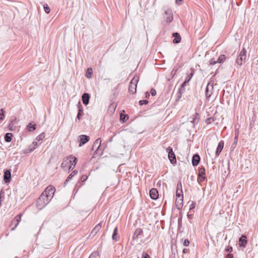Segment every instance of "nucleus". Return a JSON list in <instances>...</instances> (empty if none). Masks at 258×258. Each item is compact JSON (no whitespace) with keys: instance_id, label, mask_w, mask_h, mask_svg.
<instances>
[{"instance_id":"obj_55","label":"nucleus","mask_w":258,"mask_h":258,"mask_svg":"<svg viewBox=\"0 0 258 258\" xmlns=\"http://www.w3.org/2000/svg\"><path fill=\"white\" fill-rule=\"evenodd\" d=\"M238 133H235L234 140L238 141Z\"/></svg>"},{"instance_id":"obj_23","label":"nucleus","mask_w":258,"mask_h":258,"mask_svg":"<svg viewBox=\"0 0 258 258\" xmlns=\"http://www.w3.org/2000/svg\"><path fill=\"white\" fill-rule=\"evenodd\" d=\"M36 124L30 122L26 126V129L28 132H31L36 129Z\"/></svg>"},{"instance_id":"obj_24","label":"nucleus","mask_w":258,"mask_h":258,"mask_svg":"<svg viewBox=\"0 0 258 258\" xmlns=\"http://www.w3.org/2000/svg\"><path fill=\"white\" fill-rule=\"evenodd\" d=\"M199 113H196L195 114L194 116L192 118V120L191 121V122L193 124V126H195V124H197L198 123L199 120Z\"/></svg>"},{"instance_id":"obj_9","label":"nucleus","mask_w":258,"mask_h":258,"mask_svg":"<svg viewBox=\"0 0 258 258\" xmlns=\"http://www.w3.org/2000/svg\"><path fill=\"white\" fill-rule=\"evenodd\" d=\"M101 143V140L100 138H98L97 139H96L93 143L92 150L93 151H95V152L97 153V152L98 151L100 147Z\"/></svg>"},{"instance_id":"obj_37","label":"nucleus","mask_w":258,"mask_h":258,"mask_svg":"<svg viewBox=\"0 0 258 258\" xmlns=\"http://www.w3.org/2000/svg\"><path fill=\"white\" fill-rule=\"evenodd\" d=\"M44 10L47 14L49 13V12L50 11V8L48 7V6L47 4H45L44 5Z\"/></svg>"},{"instance_id":"obj_36","label":"nucleus","mask_w":258,"mask_h":258,"mask_svg":"<svg viewBox=\"0 0 258 258\" xmlns=\"http://www.w3.org/2000/svg\"><path fill=\"white\" fill-rule=\"evenodd\" d=\"M181 194H182V193L180 192V191L179 192V190L177 189V190H176V198H178V199H183V195Z\"/></svg>"},{"instance_id":"obj_8","label":"nucleus","mask_w":258,"mask_h":258,"mask_svg":"<svg viewBox=\"0 0 258 258\" xmlns=\"http://www.w3.org/2000/svg\"><path fill=\"white\" fill-rule=\"evenodd\" d=\"M79 139L80 141L79 147H81L89 141L90 137L86 135H82L79 136Z\"/></svg>"},{"instance_id":"obj_35","label":"nucleus","mask_w":258,"mask_h":258,"mask_svg":"<svg viewBox=\"0 0 258 258\" xmlns=\"http://www.w3.org/2000/svg\"><path fill=\"white\" fill-rule=\"evenodd\" d=\"M44 137H45V134H44V133H42L36 137V140H37L38 141H39L40 140H42L44 138Z\"/></svg>"},{"instance_id":"obj_16","label":"nucleus","mask_w":258,"mask_h":258,"mask_svg":"<svg viewBox=\"0 0 258 258\" xmlns=\"http://www.w3.org/2000/svg\"><path fill=\"white\" fill-rule=\"evenodd\" d=\"M223 147H224V142L223 141H221L219 143L218 147H217V149H216V155L217 156H218L219 155V154H220V153L222 151V150L223 149Z\"/></svg>"},{"instance_id":"obj_47","label":"nucleus","mask_w":258,"mask_h":258,"mask_svg":"<svg viewBox=\"0 0 258 258\" xmlns=\"http://www.w3.org/2000/svg\"><path fill=\"white\" fill-rule=\"evenodd\" d=\"M189 244V241L188 239H185L183 241V245L185 246H188Z\"/></svg>"},{"instance_id":"obj_31","label":"nucleus","mask_w":258,"mask_h":258,"mask_svg":"<svg viewBox=\"0 0 258 258\" xmlns=\"http://www.w3.org/2000/svg\"><path fill=\"white\" fill-rule=\"evenodd\" d=\"M205 174V169L204 167H202L200 168L199 170V174L198 176L202 177V176H205L204 175Z\"/></svg>"},{"instance_id":"obj_20","label":"nucleus","mask_w":258,"mask_h":258,"mask_svg":"<svg viewBox=\"0 0 258 258\" xmlns=\"http://www.w3.org/2000/svg\"><path fill=\"white\" fill-rule=\"evenodd\" d=\"M72 162V160H70L69 157H68L64 161H63L61 164V167L62 168H67L69 165L71 164Z\"/></svg>"},{"instance_id":"obj_29","label":"nucleus","mask_w":258,"mask_h":258,"mask_svg":"<svg viewBox=\"0 0 258 258\" xmlns=\"http://www.w3.org/2000/svg\"><path fill=\"white\" fill-rule=\"evenodd\" d=\"M117 227H115L114 229L112 238L113 240L117 241L118 240V237H117Z\"/></svg>"},{"instance_id":"obj_3","label":"nucleus","mask_w":258,"mask_h":258,"mask_svg":"<svg viewBox=\"0 0 258 258\" xmlns=\"http://www.w3.org/2000/svg\"><path fill=\"white\" fill-rule=\"evenodd\" d=\"M139 80V77L137 76H135L130 83L128 86V92L131 94H135L137 91V86Z\"/></svg>"},{"instance_id":"obj_39","label":"nucleus","mask_w":258,"mask_h":258,"mask_svg":"<svg viewBox=\"0 0 258 258\" xmlns=\"http://www.w3.org/2000/svg\"><path fill=\"white\" fill-rule=\"evenodd\" d=\"M177 189L179 190V191H180V192L182 193V184L180 181L177 183Z\"/></svg>"},{"instance_id":"obj_1","label":"nucleus","mask_w":258,"mask_h":258,"mask_svg":"<svg viewBox=\"0 0 258 258\" xmlns=\"http://www.w3.org/2000/svg\"><path fill=\"white\" fill-rule=\"evenodd\" d=\"M50 201V199L47 198L46 196L41 195L37 200L36 207L39 210H41L44 208Z\"/></svg>"},{"instance_id":"obj_28","label":"nucleus","mask_w":258,"mask_h":258,"mask_svg":"<svg viewBox=\"0 0 258 258\" xmlns=\"http://www.w3.org/2000/svg\"><path fill=\"white\" fill-rule=\"evenodd\" d=\"M12 134L7 133L4 137L5 140L6 142H10L12 141Z\"/></svg>"},{"instance_id":"obj_6","label":"nucleus","mask_w":258,"mask_h":258,"mask_svg":"<svg viewBox=\"0 0 258 258\" xmlns=\"http://www.w3.org/2000/svg\"><path fill=\"white\" fill-rule=\"evenodd\" d=\"M166 152L168 153V158L172 164H175L176 162V157L173 152L172 148L168 147L166 149Z\"/></svg>"},{"instance_id":"obj_12","label":"nucleus","mask_w":258,"mask_h":258,"mask_svg":"<svg viewBox=\"0 0 258 258\" xmlns=\"http://www.w3.org/2000/svg\"><path fill=\"white\" fill-rule=\"evenodd\" d=\"M4 181L6 183H9L11 179V173L10 170H7L4 173Z\"/></svg>"},{"instance_id":"obj_22","label":"nucleus","mask_w":258,"mask_h":258,"mask_svg":"<svg viewBox=\"0 0 258 258\" xmlns=\"http://www.w3.org/2000/svg\"><path fill=\"white\" fill-rule=\"evenodd\" d=\"M143 233V230L141 228H137L134 232L133 239H137L138 238L139 235Z\"/></svg>"},{"instance_id":"obj_5","label":"nucleus","mask_w":258,"mask_h":258,"mask_svg":"<svg viewBox=\"0 0 258 258\" xmlns=\"http://www.w3.org/2000/svg\"><path fill=\"white\" fill-rule=\"evenodd\" d=\"M54 187L51 185H49L43 191L42 195L44 196H46L47 198H49L51 200L54 195Z\"/></svg>"},{"instance_id":"obj_15","label":"nucleus","mask_w":258,"mask_h":258,"mask_svg":"<svg viewBox=\"0 0 258 258\" xmlns=\"http://www.w3.org/2000/svg\"><path fill=\"white\" fill-rule=\"evenodd\" d=\"M247 243L246 237L242 235L239 239V244L240 247H245Z\"/></svg>"},{"instance_id":"obj_32","label":"nucleus","mask_w":258,"mask_h":258,"mask_svg":"<svg viewBox=\"0 0 258 258\" xmlns=\"http://www.w3.org/2000/svg\"><path fill=\"white\" fill-rule=\"evenodd\" d=\"M70 160H72V162L71 163V164L73 165L74 167H75L77 164V158L73 157V156H69Z\"/></svg>"},{"instance_id":"obj_49","label":"nucleus","mask_w":258,"mask_h":258,"mask_svg":"<svg viewBox=\"0 0 258 258\" xmlns=\"http://www.w3.org/2000/svg\"><path fill=\"white\" fill-rule=\"evenodd\" d=\"M150 92L152 96H155L156 94V91L154 89H152Z\"/></svg>"},{"instance_id":"obj_57","label":"nucleus","mask_w":258,"mask_h":258,"mask_svg":"<svg viewBox=\"0 0 258 258\" xmlns=\"http://www.w3.org/2000/svg\"><path fill=\"white\" fill-rule=\"evenodd\" d=\"M187 216H188V217L189 218H190V219H191V218H192V215H188Z\"/></svg>"},{"instance_id":"obj_44","label":"nucleus","mask_w":258,"mask_h":258,"mask_svg":"<svg viewBox=\"0 0 258 258\" xmlns=\"http://www.w3.org/2000/svg\"><path fill=\"white\" fill-rule=\"evenodd\" d=\"M142 258H150L149 255L146 252L142 253Z\"/></svg>"},{"instance_id":"obj_51","label":"nucleus","mask_w":258,"mask_h":258,"mask_svg":"<svg viewBox=\"0 0 258 258\" xmlns=\"http://www.w3.org/2000/svg\"><path fill=\"white\" fill-rule=\"evenodd\" d=\"M193 76V73H191L188 76V77L186 78L187 79H189V81H190V80L191 79V78H192Z\"/></svg>"},{"instance_id":"obj_50","label":"nucleus","mask_w":258,"mask_h":258,"mask_svg":"<svg viewBox=\"0 0 258 258\" xmlns=\"http://www.w3.org/2000/svg\"><path fill=\"white\" fill-rule=\"evenodd\" d=\"M196 206V204L194 202H192L191 204L190 205V210L194 209Z\"/></svg>"},{"instance_id":"obj_60","label":"nucleus","mask_w":258,"mask_h":258,"mask_svg":"<svg viewBox=\"0 0 258 258\" xmlns=\"http://www.w3.org/2000/svg\"><path fill=\"white\" fill-rule=\"evenodd\" d=\"M2 191L0 192V199H1Z\"/></svg>"},{"instance_id":"obj_7","label":"nucleus","mask_w":258,"mask_h":258,"mask_svg":"<svg viewBox=\"0 0 258 258\" xmlns=\"http://www.w3.org/2000/svg\"><path fill=\"white\" fill-rule=\"evenodd\" d=\"M213 89V85L212 84H211L210 83H209L207 85V87L206 88L205 90V96L206 97V99H208L211 97L212 94V90Z\"/></svg>"},{"instance_id":"obj_56","label":"nucleus","mask_w":258,"mask_h":258,"mask_svg":"<svg viewBox=\"0 0 258 258\" xmlns=\"http://www.w3.org/2000/svg\"><path fill=\"white\" fill-rule=\"evenodd\" d=\"M184 91V88H180V93H181L182 91Z\"/></svg>"},{"instance_id":"obj_38","label":"nucleus","mask_w":258,"mask_h":258,"mask_svg":"<svg viewBox=\"0 0 258 258\" xmlns=\"http://www.w3.org/2000/svg\"><path fill=\"white\" fill-rule=\"evenodd\" d=\"M215 120V119L213 117H209L208 118H207L206 119V122L207 124H210L211 123V122L214 121Z\"/></svg>"},{"instance_id":"obj_46","label":"nucleus","mask_w":258,"mask_h":258,"mask_svg":"<svg viewBox=\"0 0 258 258\" xmlns=\"http://www.w3.org/2000/svg\"><path fill=\"white\" fill-rule=\"evenodd\" d=\"M225 251L227 252H231L232 251V247H231V246H227L226 248H225Z\"/></svg>"},{"instance_id":"obj_26","label":"nucleus","mask_w":258,"mask_h":258,"mask_svg":"<svg viewBox=\"0 0 258 258\" xmlns=\"http://www.w3.org/2000/svg\"><path fill=\"white\" fill-rule=\"evenodd\" d=\"M93 74V70L91 68H89L87 70V71H86V77L87 78H92V75Z\"/></svg>"},{"instance_id":"obj_42","label":"nucleus","mask_w":258,"mask_h":258,"mask_svg":"<svg viewBox=\"0 0 258 258\" xmlns=\"http://www.w3.org/2000/svg\"><path fill=\"white\" fill-rule=\"evenodd\" d=\"M148 103V101L147 100H140L139 101V104L140 105H143V104H147Z\"/></svg>"},{"instance_id":"obj_10","label":"nucleus","mask_w":258,"mask_h":258,"mask_svg":"<svg viewBox=\"0 0 258 258\" xmlns=\"http://www.w3.org/2000/svg\"><path fill=\"white\" fill-rule=\"evenodd\" d=\"M21 220V214H19L17 215L14 219L12 221V225H15L14 227H13L11 229V230H14L17 226L18 225L19 223Z\"/></svg>"},{"instance_id":"obj_13","label":"nucleus","mask_w":258,"mask_h":258,"mask_svg":"<svg viewBox=\"0 0 258 258\" xmlns=\"http://www.w3.org/2000/svg\"><path fill=\"white\" fill-rule=\"evenodd\" d=\"M200 156L196 154L194 155L192 158V164L194 166H196L198 165L200 161Z\"/></svg>"},{"instance_id":"obj_19","label":"nucleus","mask_w":258,"mask_h":258,"mask_svg":"<svg viewBox=\"0 0 258 258\" xmlns=\"http://www.w3.org/2000/svg\"><path fill=\"white\" fill-rule=\"evenodd\" d=\"M172 36L173 37H174L173 40V42L174 43H178L180 42L181 41V37H180V36L179 35V33L176 32V33H173V34H172Z\"/></svg>"},{"instance_id":"obj_30","label":"nucleus","mask_w":258,"mask_h":258,"mask_svg":"<svg viewBox=\"0 0 258 258\" xmlns=\"http://www.w3.org/2000/svg\"><path fill=\"white\" fill-rule=\"evenodd\" d=\"M128 118V116L127 114H120V121L122 122V123L126 121V120Z\"/></svg>"},{"instance_id":"obj_25","label":"nucleus","mask_w":258,"mask_h":258,"mask_svg":"<svg viewBox=\"0 0 258 258\" xmlns=\"http://www.w3.org/2000/svg\"><path fill=\"white\" fill-rule=\"evenodd\" d=\"M78 173V171L77 170H74L69 175V176L67 177V178L66 179L65 182H64V184H66L67 182H68L70 180H71L72 177L74 176H75Z\"/></svg>"},{"instance_id":"obj_17","label":"nucleus","mask_w":258,"mask_h":258,"mask_svg":"<svg viewBox=\"0 0 258 258\" xmlns=\"http://www.w3.org/2000/svg\"><path fill=\"white\" fill-rule=\"evenodd\" d=\"M175 204L177 209L180 210L183 206V199L176 198Z\"/></svg>"},{"instance_id":"obj_40","label":"nucleus","mask_w":258,"mask_h":258,"mask_svg":"<svg viewBox=\"0 0 258 258\" xmlns=\"http://www.w3.org/2000/svg\"><path fill=\"white\" fill-rule=\"evenodd\" d=\"M205 179H206V177L205 176H202V177L198 176V182L199 183H200L202 182L203 181H204Z\"/></svg>"},{"instance_id":"obj_43","label":"nucleus","mask_w":258,"mask_h":258,"mask_svg":"<svg viewBox=\"0 0 258 258\" xmlns=\"http://www.w3.org/2000/svg\"><path fill=\"white\" fill-rule=\"evenodd\" d=\"M189 82V79H186L184 82L181 85V89L184 88L186 84Z\"/></svg>"},{"instance_id":"obj_18","label":"nucleus","mask_w":258,"mask_h":258,"mask_svg":"<svg viewBox=\"0 0 258 258\" xmlns=\"http://www.w3.org/2000/svg\"><path fill=\"white\" fill-rule=\"evenodd\" d=\"M31 146H32V148L30 149H26L24 151V153H29L31 152H32L33 150H34L36 147L38 146V143L36 141H34L32 144H31Z\"/></svg>"},{"instance_id":"obj_33","label":"nucleus","mask_w":258,"mask_h":258,"mask_svg":"<svg viewBox=\"0 0 258 258\" xmlns=\"http://www.w3.org/2000/svg\"><path fill=\"white\" fill-rule=\"evenodd\" d=\"M225 59H226V56L225 55H220L219 56L217 61H218V62H219V63H222V62H224Z\"/></svg>"},{"instance_id":"obj_54","label":"nucleus","mask_w":258,"mask_h":258,"mask_svg":"<svg viewBox=\"0 0 258 258\" xmlns=\"http://www.w3.org/2000/svg\"><path fill=\"white\" fill-rule=\"evenodd\" d=\"M188 251H189V249H187V248H184V249H183L182 252H183V253H188Z\"/></svg>"},{"instance_id":"obj_48","label":"nucleus","mask_w":258,"mask_h":258,"mask_svg":"<svg viewBox=\"0 0 258 258\" xmlns=\"http://www.w3.org/2000/svg\"><path fill=\"white\" fill-rule=\"evenodd\" d=\"M218 61L215 60L214 59H211L210 60V64L211 65H214Z\"/></svg>"},{"instance_id":"obj_2","label":"nucleus","mask_w":258,"mask_h":258,"mask_svg":"<svg viewBox=\"0 0 258 258\" xmlns=\"http://www.w3.org/2000/svg\"><path fill=\"white\" fill-rule=\"evenodd\" d=\"M164 21L167 23H171L173 20V13L171 8L164 7L163 8Z\"/></svg>"},{"instance_id":"obj_58","label":"nucleus","mask_w":258,"mask_h":258,"mask_svg":"<svg viewBox=\"0 0 258 258\" xmlns=\"http://www.w3.org/2000/svg\"><path fill=\"white\" fill-rule=\"evenodd\" d=\"M30 148H32V146H31V145L29 146L28 149H30Z\"/></svg>"},{"instance_id":"obj_27","label":"nucleus","mask_w":258,"mask_h":258,"mask_svg":"<svg viewBox=\"0 0 258 258\" xmlns=\"http://www.w3.org/2000/svg\"><path fill=\"white\" fill-rule=\"evenodd\" d=\"M78 108H79V111H78V114H77V118L79 120H80L81 116L82 115V113L83 112V107H82V106L80 104V102L79 103V107H78Z\"/></svg>"},{"instance_id":"obj_4","label":"nucleus","mask_w":258,"mask_h":258,"mask_svg":"<svg viewBox=\"0 0 258 258\" xmlns=\"http://www.w3.org/2000/svg\"><path fill=\"white\" fill-rule=\"evenodd\" d=\"M246 50L243 48L240 51L238 56L236 60V63L239 65L241 66L243 62H245L246 58Z\"/></svg>"},{"instance_id":"obj_34","label":"nucleus","mask_w":258,"mask_h":258,"mask_svg":"<svg viewBox=\"0 0 258 258\" xmlns=\"http://www.w3.org/2000/svg\"><path fill=\"white\" fill-rule=\"evenodd\" d=\"M89 258H100L98 251H94L89 256Z\"/></svg>"},{"instance_id":"obj_45","label":"nucleus","mask_w":258,"mask_h":258,"mask_svg":"<svg viewBox=\"0 0 258 258\" xmlns=\"http://www.w3.org/2000/svg\"><path fill=\"white\" fill-rule=\"evenodd\" d=\"M88 178V176L86 175H83L81 177V180L82 182L86 181Z\"/></svg>"},{"instance_id":"obj_52","label":"nucleus","mask_w":258,"mask_h":258,"mask_svg":"<svg viewBox=\"0 0 258 258\" xmlns=\"http://www.w3.org/2000/svg\"><path fill=\"white\" fill-rule=\"evenodd\" d=\"M226 258H233V254L228 253L226 255Z\"/></svg>"},{"instance_id":"obj_41","label":"nucleus","mask_w":258,"mask_h":258,"mask_svg":"<svg viewBox=\"0 0 258 258\" xmlns=\"http://www.w3.org/2000/svg\"><path fill=\"white\" fill-rule=\"evenodd\" d=\"M237 141H238L234 140V142L233 143V144H232L231 147V150H233L235 149V148L236 146Z\"/></svg>"},{"instance_id":"obj_59","label":"nucleus","mask_w":258,"mask_h":258,"mask_svg":"<svg viewBox=\"0 0 258 258\" xmlns=\"http://www.w3.org/2000/svg\"><path fill=\"white\" fill-rule=\"evenodd\" d=\"M148 96H150V95H149V93H147V94H146V97H147Z\"/></svg>"},{"instance_id":"obj_14","label":"nucleus","mask_w":258,"mask_h":258,"mask_svg":"<svg viewBox=\"0 0 258 258\" xmlns=\"http://www.w3.org/2000/svg\"><path fill=\"white\" fill-rule=\"evenodd\" d=\"M90 96L88 93H84L82 96V100L83 104L85 105L88 104L89 102Z\"/></svg>"},{"instance_id":"obj_21","label":"nucleus","mask_w":258,"mask_h":258,"mask_svg":"<svg viewBox=\"0 0 258 258\" xmlns=\"http://www.w3.org/2000/svg\"><path fill=\"white\" fill-rule=\"evenodd\" d=\"M101 228V223H99L97 225H96V226L93 229L91 232V234H92L93 236H94L100 229Z\"/></svg>"},{"instance_id":"obj_53","label":"nucleus","mask_w":258,"mask_h":258,"mask_svg":"<svg viewBox=\"0 0 258 258\" xmlns=\"http://www.w3.org/2000/svg\"><path fill=\"white\" fill-rule=\"evenodd\" d=\"M68 167H69V170H72L73 169V168H74V167L73 165H72V164H70L69 165V166H68Z\"/></svg>"},{"instance_id":"obj_11","label":"nucleus","mask_w":258,"mask_h":258,"mask_svg":"<svg viewBox=\"0 0 258 258\" xmlns=\"http://www.w3.org/2000/svg\"><path fill=\"white\" fill-rule=\"evenodd\" d=\"M150 197L151 198V199H152L153 200L157 199L158 198V196H159V194H158V191L157 190V189H156L155 188H152L150 190Z\"/></svg>"}]
</instances>
